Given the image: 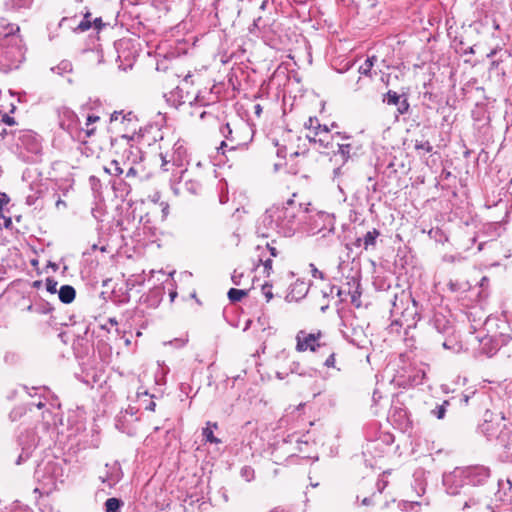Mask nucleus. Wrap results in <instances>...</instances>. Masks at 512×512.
<instances>
[{"instance_id":"nucleus-37","label":"nucleus","mask_w":512,"mask_h":512,"mask_svg":"<svg viewBox=\"0 0 512 512\" xmlns=\"http://www.w3.org/2000/svg\"><path fill=\"white\" fill-rule=\"evenodd\" d=\"M403 95L400 96L397 92L393 90H389L383 97V102L388 105H396L401 99Z\"/></svg>"},{"instance_id":"nucleus-30","label":"nucleus","mask_w":512,"mask_h":512,"mask_svg":"<svg viewBox=\"0 0 512 512\" xmlns=\"http://www.w3.org/2000/svg\"><path fill=\"white\" fill-rule=\"evenodd\" d=\"M211 421H208L206 423V426L202 429V436L205 440V442L213 443V444H219L221 440L214 436V431L210 427Z\"/></svg>"},{"instance_id":"nucleus-51","label":"nucleus","mask_w":512,"mask_h":512,"mask_svg":"<svg viewBox=\"0 0 512 512\" xmlns=\"http://www.w3.org/2000/svg\"><path fill=\"white\" fill-rule=\"evenodd\" d=\"M257 250L264 251L267 257H276L278 255V251L275 247L271 246L269 243L266 244V248L262 249L259 245L257 246Z\"/></svg>"},{"instance_id":"nucleus-27","label":"nucleus","mask_w":512,"mask_h":512,"mask_svg":"<svg viewBox=\"0 0 512 512\" xmlns=\"http://www.w3.org/2000/svg\"><path fill=\"white\" fill-rule=\"evenodd\" d=\"M450 406L449 400H444L440 404H436V406L431 409L430 414L435 417L436 419H444L447 409Z\"/></svg>"},{"instance_id":"nucleus-24","label":"nucleus","mask_w":512,"mask_h":512,"mask_svg":"<svg viewBox=\"0 0 512 512\" xmlns=\"http://www.w3.org/2000/svg\"><path fill=\"white\" fill-rule=\"evenodd\" d=\"M334 136L325 137L324 135H319L317 139V150L320 153H328V150L334 149Z\"/></svg>"},{"instance_id":"nucleus-9","label":"nucleus","mask_w":512,"mask_h":512,"mask_svg":"<svg viewBox=\"0 0 512 512\" xmlns=\"http://www.w3.org/2000/svg\"><path fill=\"white\" fill-rule=\"evenodd\" d=\"M504 419L505 417L501 413L486 410L483 422L479 425L478 429L487 439L496 438L504 427L502 423Z\"/></svg>"},{"instance_id":"nucleus-4","label":"nucleus","mask_w":512,"mask_h":512,"mask_svg":"<svg viewBox=\"0 0 512 512\" xmlns=\"http://www.w3.org/2000/svg\"><path fill=\"white\" fill-rule=\"evenodd\" d=\"M390 313L393 318L392 326L406 325L410 328L415 326L416 322L420 319L418 303L410 292L404 290L400 294H395Z\"/></svg>"},{"instance_id":"nucleus-34","label":"nucleus","mask_w":512,"mask_h":512,"mask_svg":"<svg viewBox=\"0 0 512 512\" xmlns=\"http://www.w3.org/2000/svg\"><path fill=\"white\" fill-rule=\"evenodd\" d=\"M122 116L121 123L127 122L128 124L132 123L135 116L132 112H128L126 114H123V111H114L110 116V121L115 122L119 119V117Z\"/></svg>"},{"instance_id":"nucleus-56","label":"nucleus","mask_w":512,"mask_h":512,"mask_svg":"<svg viewBox=\"0 0 512 512\" xmlns=\"http://www.w3.org/2000/svg\"><path fill=\"white\" fill-rule=\"evenodd\" d=\"M371 69L366 63H363L358 68V73L361 75L369 76L371 73Z\"/></svg>"},{"instance_id":"nucleus-12","label":"nucleus","mask_w":512,"mask_h":512,"mask_svg":"<svg viewBox=\"0 0 512 512\" xmlns=\"http://www.w3.org/2000/svg\"><path fill=\"white\" fill-rule=\"evenodd\" d=\"M161 160V166L164 171H169L170 165L182 168L186 163H188L187 150L182 142L177 141L172 148V153L161 154Z\"/></svg>"},{"instance_id":"nucleus-18","label":"nucleus","mask_w":512,"mask_h":512,"mask_svg":"<svg viewBox=\"0 0 512 512\" xmlns=\"http://www.w3.org/2000/svg\"><path fill=\"white\" fill-rule=\"evenodd\" d=\"M48 193V186L39 181L30 184V193L26 196V204L37 205L38 201Z\"/></svg>"},{"instance_id":"nucleus-59","label":"nucleus","mask_w":512,"mask_h":512,"mask_svg":"<svg viewBox=\"0 0 512 512\" xmlns=\"http://www.w3.org/2000/svg\"><path fill=\"white\" fill-rule=\"evenodd\" d=\"M320 135V132L319 131H310L309 134H307V139L309 140L310 143H313L316 145L317 143V139H318V136Z\"/></svg>"},{"instance_id":"nucleus-23","label":"nucleus","mask_w":512,"mask_h":512,"mask_svg":"<svg viewBox=\"0 0 512 512\" xmlns=\"http://www.w3.org/2000/svg\"><path fill=\"white\" fill-rule=\"evenodd\" d=\"M59 300L64 304H70L76 297V290L71 285H62L58 290Z\"/></svg>"},{"instance_id":"nucleus-38","label":"nucleus","mask_w":512,"mask_h":512,"mask_svg":"<svg viewBox=\"0 0 512 512\" xmlns=\"http://www.w3.org/2000/svg\"><path fill=\"white\" fill-rule=\"evenodd\" d=\"M140 224H142L143 233L149 236L155 235V228L150 225V220L148 219V214L145 216H141Z\"/></svg>"},{"instance_id":"nucleus-58","label":"nucleus","mask_w":512,"mask_h":512,"mask_svg":"<svg viewBox=\"0 0 512 512\" xmlns=\"http://www.w3.org/2000/svg\"><path fill=\"white\" fill-rule=\"evenodd\" d=\"M0 224H1L0 227H5L6 229H9L12 226V219L10 217H5L2 214Z\"/></svg>"},{"instance_id":"nucleus-35","label":"nucleus","mask_w":512,"mask_h":512,"mask_svg":"<svg viewBox=\"0 0 512 512\" xmlns=\"http://www.w3.org/2000/svg\"><path fill=\"white\" fill-rule=\"evenodd\" d=\"M96 128L88 126L85 129L81 128L77 130L76 139L81 142H85L87 138H90L95 134Z\"/></svg>"},{"instance_id":"nucleus-41","label":"nucleus","mask_w":512,"mask_h":512,"mask_svg":"<svg viewBox=\"0 0 512 512\" xmlns=\"http://www.w3.org/2000/svg\"><path fill=\"white\" fill-rule=\"evenodd\" d=\"M26 411H27V408H25L23 406L15 407L9 413V418L11 421H17L26 413Z\"/></svg>"},{"instance_id":"nucleus-21","label":"nucleus","mask_w":512,"mask_h":512,"mask_svg":"<svg viewBox=\"0 0 512 512\" xmlns=\"http://www.w3.org/2000/svg\"><path fill=\"white\" fill-rule=\"evenodd\" d=\"M122 478L121 467L118 463H114L107 471L106 476L102 478V482L107 483L111 488L116 485Z\"/></svg>"},{"instance_id":"nucleus-47","label":"nucleus","mask_w":512,"mask_h":512,"mask_svg":"<svg viewBox=\"0 0 512 512\" xmlns=\"http://www.w3.org/2000/svg\"><path fill=\"white\" fill-rule=\"evenodd\" d=\"M90 13H86L84 19L78 24L76 30L80 32L87 31L91 28V21L88 19Z\"/></svg>"},{"instance_id":"nucleus-40","label":"nucleus","mask_w":512,"mask_h":512,"mask_svg":"<svg viewBox=\"0 0 512 512\" xmlns=\"http://www.w3.org/2000/svg\"><path fill=\"white\" fill-rule=\"evenodd\" d=\"M64 114H65V116H67V118L70 120L71 123L68 124L67 127L65 126L64 123H61V127L63 129H65V130H67L70 134H72L73 133V131H72V123L77 122L78 121V117L71 110H66Z\"/></svg>"},{"instance_id":"nucleus-44","label":"nucleus","mask_w":512,"mask_h":512,"mask_svg":"<svg viewBox=\"0 0 512 512\" xmlns=\"http://www.w3.org/2000/svg\"><path fill=\"white\" fill-rule=\"evenodd\" d=\"M353 334L355 336H361L362 335V330L360 331H357L356 329L353 330ZM343 336L353 345H356L357 347H360L361 346V340L358 339V337H352L350 336L347 332L343 331Z\"/></svg>"},{"instance_id":"nucleus-22","label":"nucleus","mask_w":512,"mask_h":512,"mask_svg":"<svg viewBox=\"0 0 512 512\" xmlns=\"http://www.w3.org/2000/svg\"><path fill=\"white\" fill-rule=\"evenodd\" d=\"M291 374H296L301 377L315 378L318 375V371L312 367H304L299 362H292L289 367Z\"/></svg>"},{"instance_id":"nucleus-26","label":"nucleus","mask_w":512,"mask_h":512,"mask_svg":"<svg viewBox=\"0 0 512 512\" xmlns=\"http://www.w3.org/2000/svg\"><path fill=\"white\" fill-rule=\"evenodd\" d=\"M138 400L140 405L148 411H154L156 403L153 401V396H150L147 391L137 392Z\"/></svg>"},{"instance_id":"nucleus-3","label":"nucleus","mask_w":512,"mask_h":512,"mask_svg":"<svg viewBox=\"0 0 512 512\" xmlns=\"http://www.w3.org/2000/svg\"><path fill=\"white\" fill-rule=\"evenodd\" d=\"M19 26L7 23L0 26V71L9 72L18 68L24 59L22 40L17 35Z\"/></svg>"},{"instance_id":"nucleus-54","label":"nucleus","mask_w":512,"mask_h":512,"mask_svg":"<svg viewBox=\"0 0 512 512\" xmlns=\"http://www.w3.org/2000/svg\"><path fill=\"white\" fill-rule=\"evenodd\" d=\"M419 507L420 504L418 502H404L402 509L406 511H413L414 509H417Z\"/></svg>"},{"instance_id":"nucleus-2","label":"nucleus","mask_w":512,"mask_h":512,"mask_svg":"<svg viewBox=\"0 0 512 512\" xmlns=\"http://www.w3.org/2000/svg\"><path fill=\"white\" fill-rule=\"evenodd\" d=\"M491 479V470L484 465L456 467L443 475V485L451 495L466 493L470 487H484Z\"/></svg>"},{"instance_id":"nucleus-20","label":"nucleus","mask_w":512,"mask_h":512,"mask_svg":"<svg viewBox=\"0 0 512 512\" xmlns=\"http://www.w3.org/2000/svg\"><path fill=\"white\" fill-rule=\"evenodd\" d=\"M27 312L47 315L54 310V307L44 299L35 296L30 304L25 308Z\"/></svg>"},{"instance_id":"nucleus-31","label":"nucleus","mask_w":512,"mask_h":512,"mask_svg":"<svg viewBox=\"0 0 512 512\" xmlns=\"http://www.w3.org/2000/svg\"><path fill=\"white\" fill-rule=\"evenodd\" d=\"M248 294L247 290L230 288L227 296L230 302L236 303L241 301Z\"/></svg>"},{"instance_id":"nucleus-1","label":"nucleus","mask_w":512,"mask_h":512,"mask_svg":"<svg viewBox=\"0 0 512 512\" xmlns=\"http://www.w3.org/2000/svg\"><path fill=\"white\" fill-rule=\"evenodd\" d=\"M308 208L303 204L297 203L293 199L287 200L284 204L273 205L268 208L261 217L260 225L266 230L276 231L285 237H291L305 222ZM258 233L263 237H268V232H261V226L258 227Z\"/></svg>"},{"instance_id":"nucleus-48","label":"nucleus","mask_w":512,"mask_h":512,"mask_svg":"<svg viewBox=\"0 0 512 512\" xmlns=\"http://www.w3.org/2000/svg\"><path fill=\"white\" fill-rule=\"evenodd\" d=\"M19 358V355L12 351H7L4 355V361L9 365L16 364L19 361Z\"/></svg>"},{"instance_id":"nucleus-36","label":"nucleus","mask_w":512,"mask_h":512,"mask_svg":"<svg viewBox=\"0 0 512 512\" xmlns=\"http://www.w3.org/2000/svg\"><path fill=\"white\" fill-rule=\"evenodd\" d=\"M451 35L452 33L448 32V36L451 38V47L455 50L456 53L461 52V49L465 45L463 36L456 34L454 37H452Z\"/></svg>"},{"instance_id":"nucleus-25","label":"nucleus","mask_w":512,"mask_h":512,"mask_svg":"<svg viewBox=\"0 0 512 512\" xmlns=\"http://www.w3.org/2000/svg\"><path fill=\"white\" fill-rule=\"evenodd\" d=\"M380 232L376 228H373L371 231H368L363 237V249L368 250L369 248H373L376 245L377 238L379 237Z\"/></svg>"},{"instance_id":"nucleus-7","label":"nucleus","mask_w":512,"mask_h":512,"mask_svg":"<svg viewBox=\"0 0 512 512\" xmlns=\"http://www.w3.org/2000/svg\"><path fill=\"white\" fill-rule=\"evenodd\" d=\"M321 337L322 332L320 330L315 333H308L305 330H300L296 334V350L298 352H304L307 350L316 352L328 349V345L326 343L320 342Z\"/></svg>"},{"instance_id":"nucleus-52","label":"nucleus","mask_w":512,"mask_h":512,"mask_svg":"<svg viewBox=\"0 0 512 512\" xmlns=\"http://www.w3.org/2000/svg\"><path fill=\"white\" fill-rule=\"evenodd\" d=\"M271 289H272V285L271 284L265 283L262 286V292H263L267 302H269L273 298V293H272Z\"/></svg>"},{"instance_id":"nucleus-29","label":"nucleus","mask_w":512,"mask_h":512,"mask_svg":"<svg viewBox=\"0 0 512 512\" xmlns=\"http://www.w3.org/2000/svg\"><path fill=\"white\" fill-rule=\"evenodd\" d=\"M124 502L120 498H108L105 503V512H120Z\"/></svg>"},{"instance_id":"nucleus-53","label":"nucleus","mask_w":512,"mask_h":512,"mask_svg":"<svg viewBox=\"0 0 512 512\" xmlns=\"http://www.w3.org/2000/svg\"><path fill=\"white\" fill-rule=\"evenodd\" d=\"M319 121L316 117H310L308 121L305 123V128L312 131H315V127L318 125Z\"/></svg>"},{"instance_id":"nucleus-64","label":"nucleus","mask_w":512,"mask_h":512,"mask_svg":"<svg viewBox=\"0 0 512 512\" xmlns=\"http://www.w3.org/2000/svg\"><path fill=\"white\" fill-rule=\"evenodd\" d=\"M99 120H100V117L97 115H93V114L88 115L85 125H86V127L91 126L93 123H95Z\"/></svg>"},{"instance_id":"nucleus-46","label":"nucleus","mask_w":512,"mask_h":512,"mask_svg":"<svg viewBox=\"0 0 512 512\" xmlns=\"http://www.w3.org/2000/svg\"><path fill=\"white\" fill-rule=\"evenodd\" d=\"M265 27H266V24L264 23L262 17H258L256 19H254L252 25L249 27V32L254 33L256 29L261 31Z\"/></svg>"},{"instance_id":"nucleus-15","label":"nucleus","mask_w":512,"mask_h":512,"mask_svg":"<svg viewBox=\"0 0 512 512\" xmlns=\"http://www.w3.org/2000/svg\"><path fill=\"white\" fill-rule=\"evenodd\" d=\"M186 169H181L179 181L174 185L175 193H179L183 188L187 193L191 195H198L202 190V184L200 181L195 179H185L184 174Z\"/></svg>"},{"instance_id":"nucleus-57","label":"nucleus","mask_w":512,"mask_h":512,"mask_svg":"<svg viewBox=\"0 0 512 512\" xmlns=\"http://www.w3.org/2000/svg\"><path fill=\"white\" fill-rule=\"evenodd\" d=\"M315 131H319L320 135H324L325 137H329V128L326 125H318L315 127Z\"/></svg>"},{"instance_id":"nucleus-8","label":"nucleus","mask_w":512,"mask_h":512,"mask_svg":"<svg viewBox=\"0 0 512 512\" xmlns=\"http://www.w3.org/2000/svg\"><path fill=\"white\" fill-rule=\"evenodd\" d=\"M16 146L21 150L38 155L42 150L40 137L32 130L12 132Z\"/></svg>"},{"instance_id":"nucleus-28","label":"nucleus","mask_w":512,"mask_h":512,"mask_svg":"<svg viewBox=\"0 0 512 512\" xmlns=\"http://www.w3.org/2000/svg\"><path fill=\"white\" fill-rule=\"evenodd\" d=\"M352 280H353V286H355V289L352 290L350 287L347 291V294H349L351 297V303L356 307H360L361 306V302H360L361 291L359 290L360 283H359V281H357L354 278Z\"/></svg>"},{"instance_id":"nucleus-6","label":"nucleus","mask_w":512,"mask_h":512,"mask_svg":"<svg viewBox=\"0 0 512 512\" xmlns=\"http://www.w3.org/2000/svg\"><path fill=\"white\" fill-rule=\"evenodd\" d=\"M426 372L422 368H418L411 364L403 365L394 376L393 381L404 389L415 387L423 383Z\"/></svg>"},{"instance_id":"nucleus-60","label":"nucleus","mask_w":512,"mask_h":512,"mask_svg":"<svg viewBox=\"0 0 512 512\" xmlns=\"http://www.w3.org/2000/svg\"><path fill=\"white\" fill-rule=\"evenodd\" d=\"M242 277H243V273H237V271L235 270L231 276V280H232L233 284L238 286L241 284Z\"/></svg>"},{"instance_id":"nucleus-63","label":"nucleus","mask_w":512,"mask_h":512,"mask_svg":"<svg viewBox=\"0 0 512 512\" xmlns=\"http://www.w3.org/2000/svg\"><path fill=\"white\" fill-rule=\"evenodd\" d=\"M310 267H311V273H312V276L314 278H321L323 279L324 278V274L323 272L319 271L314 264H310Z\"/></svg>"},{"instance_id":"nucleus-43","label":"nucleus","mask_w":512,"mask_h":512,"mask_svg":"<svg viewBox=\"0 0 512 512\" xmlns=\"http://www.w3.org/2000/svg\"><path fill=\"white\" fill-rule=\"evenodd\" d=\"M442 346L443 348L452 351H457L459 349V344L451 336H446L445 340L442 342Z\"/></svg>"},{"instance_id":"nucleus-39","label":"nucleus","mask_w":512,"mask_h":512,"mask_svg":"<svg viewBox=\"0 0 512 512\" xmlns=\"http://www.w3.org/2000/svg\"><path fill=\"white\" fill-rule=\"evenodd\" d=\"M240 475L245 481L251 482L255 477V471L251 466L245 465L241 468Z\"/></svg>"},{"instance_id":"nucleus-19","label":"nucleus","mask_w":512,"mask_h":512,"mask_svg":"<svg viewBox=\"0 0 512 512\" xmlns=\"http://www.w3.org/2000/svg\"><path fill=\"white\" fill-rule=\"evenodd\" d=\"M431 128L432 126L429 124L424 125L420 131L421 139L414 140V149L420 157L433 151L432 144L428 140H425L426 132L429 131Z\"/></svg>"},{"instance_id":"nucleus-49","label":"nucleus","mask_w":512,"mask_h":512,"mask_svg":"<svg viewBox=\"0 0 512 512\" xmlns=\"http://www.w3.org/2000/svg\"><path fill=\"white\" fill-rule=\"evenodd\" d=\"M45 285H46V290L49 293H51V294L58 293V290H57L58 282L54 278L48 277L46 279Z\"/></svg>"},{"instance_id":"nucleus-33","label":"nucleus","mask_w":512,"mask_h":512,"mask_svg":"<svg viewBox=\"0 0 512 512\" xmlns=\"http://www.w3.org/2000/svg\"><path fill=\"white\" fill-rule=\"evenodd\" d=\"M259 259V263L262 264L264 266V273L265 275L268 277L270 276L271 272H272V258L271 257H267L266 253L264 251H262L259 255H258Z\"/></svg>"},{"instance_id":"nucleus-16","label":"nucleus","mask_w":512,"mask_h":512,"mask_svg":"<svg viewBox=\"0 0 512 512\" xmlns=\"http://www.w3.org/2000/svg\"><path fill=\"white\" fill-rule=\"evenodd\" d=\"M139 408L134 406H129L125 411H121L115 418V427L128 435H132L134 433L133 427H129V425L124 424V419L129 416L131 421H138L137 412Z\"/></svg>"},{"instance_id":"nucleus-62","label":"nucleus","mask_w":512,"mask_h":512,"mask_svg":"<svg viewBox=\"0 0 512 512\" xmlns=\"http://www.w3.org/2000/svg\"><path fill=\"white\" fill-rule=\"evenodd\" d=\"M474 395L475 392H472L471 394L463 393L461 394L459 401L461 404L468 405L470 398Z\"/></svg>"},{"instance_id":"nucleus-10","label":"nucleus","mask_w":512,"mask_h":512,"mask_svg":"<svg viewBox=\"0 0 512 512\" xmlns=\"http://www.w3.org/2000/svg\"><path fill=\"white\" fill-rule=\"evenodd\" d=\"M509 340L510 336L503 333L485 335L479 339V351L481 354L492 357Z\"/></svg>"},{"instance_id":"nucleus-45","label":"nucleus","mask_w":512,"mask_h":512,"mask_svg":"<svg viewBox=\"0 0 512 512\" xmlns=\"http://www.w3.org/2000/svg\"><path fill=\"white\" fill-rule=\"evenodd\" d=\"M324 353H328V357L324 361L323 365L325 367L331 368L335 366V353L330 349L328 346V349L322 350Z\"/></svg>"},{"instance_id":"nucleus-14","label":"nucleus","mask_w":512,"mask_h":512,"mask_svg":"<svg viewBox=\"0 0 512 512\" xmlns=\"http://www.w3.org/2000/svg\"><path fill=\"white\" fill-rule=\"evenodd\" d=\"M336 146L337 150L335 151L333 149V157L330 159V161H334L335 164H338L339 157L341 162L351 164L353 158L357 155L359 147L353 145L352 143H337Z\"/></svg>"},{"instance_id":"nucleus-50","label":"nucleus","mask_w":512,"mask_h":512,"mask_svg":"<svg viewBox=\"0 0 512 512\" xmlns=\"http://www.w3.org/2000/svg\"><path fill=\"white\" fill-rule=\"evenodd\" d=\"M110 165H111V168L106 169V172L116 175V176L121 175L123 173V169L120 167V164L118 161L113 160Z\"/></svg>"},{"instance_id":"nucleus-11","label":"nucleus","mask_w":512,"mask_h":512,"mask_svg":"<svg viewBox=\"0 0 512 512\" xmlns=\"http://www.w3.org/2000/svg\"><path fill=\"white\" fill-rule=\"evenodd\" d=\"M18 445L21 447V453L16 460V465H21L30 458L32 451L37 447L38 440L35 432L31 429H25L17 437Z\"/></svg>"},{"instance_id":"nucleus-17","label":"nucleus","mask_w":512,"mask_h":512,"mask_svg":"<svg viewBox=\"0 0 512 512\" xmlns=\"http://www.w3.org/2000/svg\"><path fill=\"white\" fill-rule=\"evenodd\" d=\"M430 323L439 334L451 336L454 333L451 321L442 313H435Z\"/></svg>"},{"instance_id":"nucleus-61","label":"nucleus","mask_w":512,"mask_h":512,"mask_svg":"<svg viewBox=\"0 0 512 512\" xmlns=\"http://www.w3.org/2000/svg\"><path fill=\"white\" fill-rule=\"evenodd\" d=\"M2 122L9 126H13L16 123L15 118L8 114L2 116Z\"/></svg>"},{"instance_id":"nucleus-13","label":"nucleus","mask_w":512,"mask_h":512,"mask_svg":"<svg viewBox=\"0 0 512 512\" xmlns=\"http://www.w3.org/2000/svg\"><path fill=\"white\" fill-rule=\"evenodd\" d=\"M351 169V164L341 162L332 171V181L337 184L341 191L343 187H348L353 180Z\"/></svg>"},{"instance_id":"nucleus-42","label":"nucleus","mask_w":512,"mask_h":512,"mask_svg":"<svg viewBox=\"0 0 512 512\" xmlns=\"http://www.w3.org/2000/svg\"><path fill=\"white\" fill-rule=\"evenodd\" d=\"M396 106H397V111L399 114L404 115V114L408 113L410 104L408 102L407 97L404 94H403L402 99L396 104Z\"/></svg>"},{"instance_id":"nucleus-55","label":"nucleus","mask_w":512,"mask_h":512,"mask_svg":"<svg viewBox=\"0 0 512 512\" xmlns=\"http://www.w3.org/2000/svg\"><path fill=\"white\" fill-rule=\"evenodd\" d=\"M319 217H320L321 219H323L324 221H325V220H328V221H329V223H330V227L328 228V232H329V233H333V232H334V229H335V228H334V224L332 223V222H333V218H331V217H330V215H328V214H324V213H321V214L319 215Z\"/></svg>"},{"instance_id":"nucleus-5","label":"nucleus","mask_w":512,"mask_h":512,"mask_svg":"<svg viewBox=\"0 0 512 512\" xmlns=\"http://www.w3.org/2000/svg\"><path fill=\"white\" fill-rule=\"evenodd\" d=\"M219 131L225 140L220 143L218 153L221 152L223 155L226 151H246L254 135V131L246 124L232 129L229 123H225L220 126Z\"/></svg>"},{"instance_id":"nucleus-32","label":"nucleus","mask_w":512,"mask_h":512,"mask_svg":"<svg viewBox=\"0 0 512 512\" xmlns=\"http://www.w3.org/2000/svg\"><path fill=\"white\" fill-rule=\"evenodd\" d=\"M72 70L73 66L69 60H62L57 66L51 68V71L57 73L58 75L70 73Z\"/></svg>"}]
</instances>
